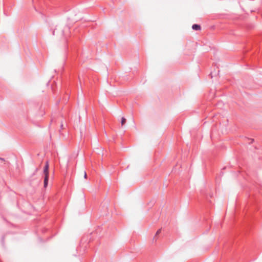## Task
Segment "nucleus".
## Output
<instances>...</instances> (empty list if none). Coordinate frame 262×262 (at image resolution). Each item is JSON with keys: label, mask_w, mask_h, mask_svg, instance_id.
<instances>
[{"label": "nucleus", "mask_w": 262, "mask_h": 262, "mask_svg": "<svg viewBox=\"0 0 262 262\" xmlns=\"http://www.w3.org/2000/svg\"><path fill=\"white\" fill-rule=\"evenodd\" d=\"M49 163L47 161L46 162L45 165L43 168V173L45 174L44 178V187L46 188L48 185L49 178Z\"/></svg>", "instance_id": "f257e3e1"}, {"label": "nucleus", "mask_w": 262, "mask_h": 262, "mask_svg": "<svg viewBox=\"0 0 262 262\" xmlns=\"http://www.w3.org/2000/svg\"><path fill=\"white\" fill-rule=\"evenodd\" d=\"M192 28L194 30H200L201 29V26L198 24H193L192 26Z\"/></svg>", "instance_id": "f03ea898"}, {"label": "nucleus", "mask_w": 262, "mask_h": 262, "mask_svg": "<svg viewBox=\"0 0 262 262\" xmlns=\"http://www.w3.org/2000/svg\"><path fill=\"white\" fill-rule=\"evenodd\" d=\"M161 229H159V230L157 231V232H156V233L155 236L154 237V238H153V241H156L157 240V236L158 234H159L161 233Z\"/></svg>", "instance_id": "7ed1b4c3"}, {"label": "nucleus", "mask_w": 262, "mask_h": 262, "mask_svg": "<svg viewBox=\"0 0 262 262\" xmlns=\"http://www.w3.org/2000/svg\"><path fill=\"white\" fill-rule=\"evenodd\" d=\"M121 123L122 125H124L126 123V119L124 117H122Z\"/></svg>", "instance_id": "20e7f679"}, {"label": "nucleus", "mask_w": 262, "mask_h": 262, "mask_svg": "<svg viewBox=\"0 0 262 262\" xmlns=\"http://www.w3.org/2000/svg\"><path fill=\"white\" fill-rule=\"evenodd\" d=\"M84 178H86V177H87L86 173V172H85V171H84Z\"/></svg>", "instance_id": "39448f33"}, {"label": "nucleus", "mask_w": 262, "mask_h": 262, "mask_svg": "<svg viewBox=\"0 0 262 262\" xmlns=\"http://www.w3.org/2000/svg\"><path fill=\"white\" fill-rule=\"evenodd\" d=\"M0 160L2 161H5V159L4 158H0Z\"/></svg>", "instance_id": "423d86ee"}, {"label": "nucleus", "mask_w": 262, "mask_h": 262, "mask_svg": "<svg viewBox=\"0 0 262 262\" xmlns=\"http://www.w3.org/2000/svg\"><path fill=\"white\" fill-rule=\"evenodd\" d=\"M62 127H63V124H61V128H62Z\"/></svg>", "instance_id": "0eeeda50"}, {"label": "nucleus", "mask_w": 262, "mask_h": 262, "mask_svg": "<svg viewBox=\"0 0 262 262\" xmlns=\"http://www.w3.org/2000/svg\"><path fill=\"white\" fill-rule=\"evenodd\" d=\"M54 33H55V31L54 30V31H53V35H54Z\"/></svg>", "instance_id": "6e6552de"}]
</instances>
